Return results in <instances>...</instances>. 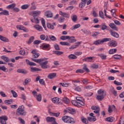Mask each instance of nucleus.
I'll return each instance as SVG.
<instances>
[{"label": "nucleus", "instance_id": "1", "mask_svg": "<svg viewBox=\"0 0 124 124\" xmlns=\"http://www.w3.org/2000/svg\"><path fill=\"white\" fill-rule=\"evenodd\" d=\"M62 120L64 123L69 124H75V120L73 118L70 117L68 116H64L62 117Z\"/></svg>", "mask_w": 124, "mask_h": 124}, {"label": "nucleus", "instance_id": "2", "mask_svg": "<svg viewBox=\"0 0 124 124\" xmlns=\"http://www.w3.org/2000/svg\"><path fill=\"white\" fill-rule=\"evenodd\" d=\"M26 111L24 109V106H19L16 111V116H26Z\"/></svg>", "mask_w": 124, "mask_h": 124}, {"label": "nucleus", "instance_id": "3", "mask_svg": "<svg viewBox=\"0 0 124 124\" xmlns=\"http://www.w3.org/2000/svg\"><path fill=\"white\" fill-rule=\"evenodd\" d=\"M98 95H96V98L98 100L101 101L102 99L104 98L106 93H104V91L102 90H99L97 91Z\"/></svg>", "mask_w": 124, "mask_h": 124}, {"label": "nucleus", "instance_id": "4", "mask_svg": "<svg viewBox=\"0 0 124 124\" xmlns=\"http://www.w3.org/2000/svg\"><path fill=\"white\" fill-rule=\"evenodd\" d=\"M111 38H105L102 40H97L96 41H95L93 43V44H94V45H99L101 44L102 43H104V42L111 41Z\"/></svg>", "mask_w": 124, "mask_h": 124}, {"label": "nucleus", "instance_id": "5", "mask_svg": "<svg viewBox=\"0 0 124 124\" xmlns=\"http://www.w3.org/2000/svg\"><path fill=\"white\" fill-rule=\"evenodd\" d=\"M7 120H8V117L5 115L0 117V124H7L6 121H7Z\"/></svg>", "mask_w": 124, "mask_h": 124}, {"label": "nucleus", "instance_id": "6", "mask_svg": "<svg viewBox=\"0 0 124 124\" xmlns=\"http://www.w3.org/2000/svg\"><path fill=\"white\" fill-rule=\"evenodd\" d=\"M42 50H50L51 49V46H50V44L44 43L42 45Z\"/></svg>", "mask_w": 124, "mask_h": 124}, {"label": "nucleus", "instance_id": "7", "mask_svg": "<svg viewBox=\"0 0 124 124\" xmlns=\"http://www.w3.org/2000/svg\"><path fill=\"white\" fill-rule=\"evenodd\" d=\"M52 101L53 102V103H55V104H60V105H62V101H60V98L58 97H54L52 99Z\"/></svg>", "mask_w": 124, "mask_h": 124}, {"label": "nucleus", "instance_id": "8", "mask_svg": "<svg viewBox=\"0 0 124 124\" xmlns=\"http://www.w3.org/2000/svg\"><path fill=\"white\" fill-rule=\"evenodd\" d=\"M47 58H43L40 59H35L33 58L31 59V61L33 62H37V63H41L42 62H45V61H47Z\"/></svg>", "mask_w": 124, "mask_h": 124}, {"label": "nucleus", "instance_id": "9", "mask_svg": "<svg viewBox=\"0 0 124 124\" xmlns=\"http://www.w3.org/2000/svg\"><path fill=\"white\" fill-rule=\"evenodd\" d=\"M109 32L111 36L115 37V38H119L120 37V35L117 32H115L114 31L110 30Z\"/></svg>", "mask_w": 124, "mask_h": 124}, {"label": "nucleus", "instance_id": "10", "mask_svg": "<svg viewBox=\"0 0 124 124\" xmlns=\"http://www.w3.org/2000/svg\"><path fill=\"white\" fill-rule=\"evenodd\" d=\"M40 64L43 69H46L47 68V64H48V61H46L45 62L44 61L41 62Z\"/></svg>", "mask_w": 124, "mask_h": 124}, {"label": "nucleus", "instance_id": "11", "mask_svg": "<svg viewBox=\"0 0 124 124\" xmlns=\"http://www.w3.org/2000/svg\"><path fill=\"white\" fill-rule=\"evenodd\" d=\"M76 101L77 102L82 106H85V102L82 101V98L79 97H76Z\"/></svg>", "mask_w": 124, "mask_h": 124}, {"label": "nucleus", "instance_id": "12", "mask_svg": "<svg viewBox=\"0 0 124 124\" xmlns=\"http://www.w3.org/2000/svg\"><path fill=\"white\" fill-rule=\"evenodd\" d=\"M16 29H17L18 30H20L21 31H25V32H28L29 31V30L27 29V28H25L22 25L16 26Z\"/></svg>", "mask_w": 124, "mask_h": 124}, {"label": "nucleus", "instance_id": "13", "mask_svg": "<svg viewBox=\"0 0 124 124\" xmlns=\"http://www.w3.org/2000/svg\"><path fill=\"white\" fill-rule=\"evenodd\" d=\"M67 112L72 115H74L76 114V110L75 109H73L71 108H68L67 109Z\"/></svg>", "mask_w": 124, "mask_h": 124}, {"label": "nucleus", "instance_id": "14", "mask_svg": "<svg viewBox=\"0 0 124 124\" xmlns=\"http://www.w3.org/2000/svg\"><path fill=\"white\" fill-rule=\"evenodd\" d=\"M81 2L79 4V7L80 8H83L84 6H86V3L87 0H81Z\"/></svg>", "mask_w": 124, "mask_h": 124}, {"label": "nucleus", "instance_id": "15", "mask_svg": "<svg viewBox=\"0 0 124 124\" xmlns=\"http://www.w3.org/2000/svg\"><path fill=\"white\" fill-rule=\"evenodd\" d=\"M110 42L108 43V46L110 47H116L117 46V43L115 41H109Z\"/></svg>", "mask_w": 124, "mask_h": 124}, {"label": "nucleus", "instance_id": "16", "mask_svg": "<svg viewBox=\"0 0 124 124\" xmlns=\"http://www.w3.org/2000/svg\"><path fill=\"white\" fill-rule=\"evenodd\" d=\"M56 76H57V73H52L48 75L47 78L48 79H54V78H56Z\"/></svg>", "mask_w": 124, "mask_h": 124}, {"label": "nucleus", "instance_id": "17", "mask_svg": "<svg viewBox=\"0 0 124 124\" xmlns=\"http://www.w3.org/2000/svg\"><path fill=\"white\" fill-rule=\"evenodd\" d=\"M41 13L40 11H34L30 13V15L32 16H35L36 15H39Z\"/></svg>", "mask_w": 124, "mask_h": 124}, {"label": "nucleus", "instance_id": "18", "mask_svg": "<svg viewBox=\"0 0 124 124\" xmlns=\"http://www.w3.org/2000/svg\"><path fill=\"white\" fill-rule=\"evenodd\" d=\"M69 40L70 43H74V42H76L77 40L75 39V36H69V38L68 39Z\"/></svg>", "mask_w": 124, "mask_h": 124}, {"label": "nucleus", "instance_id": "19", "mask_svg": "<svg viewBox=\"0 0 124 124\" xmlns=\"http://www.w3.org/2000/svg\"><path fill=\"white\" fill-rule=\"evenodd\" d=\"M109 26L110 28L112 29V30H113V31H118V28L117 27V26H116V25H115V24H114L113 23L109 24Z\"/></svg>", "mask_w": 124, "mask_h": 124}, {"label": "nucleus", "instance_id": "20", "mask_svg": "<svg viewBox=\"0 0 124 124\" xmlns=\"http://www.w3.org/2000/svg\"><path fill=\"white\" fill-rule=\"evenodd\" d=\"M55 119L56 118L55 117H47L46 118V120L47 123H52Z\"/></svg>", "mask_w": 124, "mask_h": 124}, {"label": "nucleus", "instance_id": "21", "mask_svg": "<svg viewBox=\"0 0 124 124\" xmlns=\"http://www.w3.org/2000/svg\"><path fill=\"white\" fill-rule=\"evenodd\" d=\"M61 101L62 102V101H63V102L64 103H65L66 104H68V103H69V99L65 97H64L63 98H62L61 99Z\"/></svg>", "mask_w": 124, "mask_h": 124}, {"label": "nucleus", "instance_id": "22", "mask_svg": "<svg viewBox=\"0 0 124 124\" xmlns=\"http://www.w3.org/2000/svg\"><path fill=\"white\" fill-rule=\"evenodd\" d=\"M17 72L18 73H22V74H27V73H29V72L27 71V70L25 69H17Z\"/></svg>", "mask_w": 124, "mask_h": 124}, {"label": "nucleus", "instance_id": "23", "mask_svg": "<svg viewBox=\"0 0 124 124\" xmlns=\"http://www.w3.org/2000/svg\"><path fill=\"white\" fill-rule=\"evenodd\" d=\"M15 6H16V4L15 3H12L11 4H10L8 5L6 7L7 9H14Z\"/></svg>", "mask_w": 124, "mask_h": 124}, {"label": "nucleus", "instance_id": "24", "mask_svg": "<svg viewBox=\"0 0 124 124\" xmlns=\"http://www.w3.org/2000/svg\"><path fill=\"white\" fill-rule=\"evenodd\" d=\"M68 58L69 60H76L78 57L74 54H70L68 56Z\"/></svg>", "mask_w": 124, "mask_h": 124}, {"label": "nucleus", "instance_id": "25", "mask_svg": "<svg viewBox=\"0 0 124 124\" xmlns=\"http://www.w3.org/2000/svg\"><path fill=\"white\" fill-rule=\"evenodd\" d=\"M113 108H114V109L116 108V107H115V105H113L111 106L109 105L108 106V113H112V112H113V110H112Z\"/></svg>", "mask_w": 124, "mask_h": 124}, {"label": "nucleus", "instance_id": "26", "mask_svg": "<svg viewBox=\"0 0 124 124\" xmlns=\"http://www.w3.org/2000/svg\"><path fill=\"white\" fill-rule=\"evenodd\" d=\"M30 70L31 72H36V71H41V69L36 67H31Z\"/></svg>", "mask_w": 124, "mask_h": 124}, {"label": "nucleus", "instance_id": "27", "mask_svg": "<svg viewBox=\"0 0 124 124\" xmlns=\"http://www.w3.org/2000/svg\"><path fill=\"white\" fill-rule=\"evenodd\" d=\"M0 40L1 41H4V42H9V40L6 37H3L2 35H0Z\"/></svg>", "mask_w": 124, "mask_h": 124}, {"label": "nucleus", "instance_id": "28", "mask_svg": "<svg viewBox=\"0 0 124 124\" xmlns=\"http://www.w3.org/2000/svg\"><path fill=\"white\" fill-rule=\"evenodd\" d=\"M81 27V24H77L73 26V27L71 28V31H74V30H76V29H79Z\"/></svg>", "mask_w": 124, "mask_h": 124}, {"label": "nucleus", "instance_id": "29", "mask_svg": "<svg viewBox=\"0 0 124 124\" xmlns=\"http://www.w3.org/2000/svg\"><path fill=\"white\" fill-rule=\"evenodd\" d=\"M34 28H35L37 31H43L42 27L39 26V25H35L34 26Z\"/></svg>", "mask_w": 124, "mask_h": 124}, {"label": "nucleus", "instance_id": "30", "mask_svg": "<svg viewBox=\"0 0 124 124\" xmlns=\"http://www.w3.org/2000/svg\"><path fill=\"white\" fill-rule=\"evenodd\" d=\"M0 59L4 61V62H9V58H8V57L6 56H1L0 57Z\"/></svg>", "mask_w": 124, "mask_h": 124}, {"label": "nucleus", "instance_id": "31", "mask_svg": "<svg viewBox=\"0 0 124 124\" xmlns=\"http://www.w3.org/2000/svg\"><path fill=\"white\" fill-rule=\"evenodd\" d=\"M96 117H88V120L89 121V122H91L92 123H93V122H95L96 121V118H95Z\"/></svg>", "mask_w": 124, "mask_h": 124}, {"label": "nucleus", "instance_id": "32", "mask_svg": "<svg viewBox=\"0 0 124 124\" xmlns=\"http://www.w3.org/2000/svg\"><path fill=\"white\" fill-rule=\"evenodd\" d=\"M97 56H98L99 57H100L102 60H106V58H107V56L103 54H98L97 55Z\"/></svg>", "mask_w": 124, "mask_h": 124}, {"label": "nucleus", "instance_id": "33", "mask_svg": "<svg viewBox=\"0 0 124 124\" xmlns=\"http://www.w3.org/2000/svg\"><path fill=\"white\" fill-rule=\"evenodd\" d=\"M117 52V49L114 48V49H110L109 51H108V54L109 55H113V54H115Z\"/></svg>", "mask_w": 124, "mask_h": 124}, {"label": "nucleus", "instance_id": "34", "mask_svg": "<svg viewBox=\"0 0 124 124\" xmlns=\"http://www.w3.org/2000/svg\"><path fill=\"white\" fill-rule=\"evenodd\" d=\"M60 44L62 46H70V44L66 42H61Z\"/></svg>", "mask_w": 124, "mask_h": 124}, {"label": "nucleus", "instance_id": "35", "mask_svg": "<svg viewBox=\"0 0 124 124\" xmlns=\"http://www.w3.org/2000/svg\"><path fill=\"white\" fill-rule=\"evenodd\" d=\"M33 40H34V37L31 36L30 38L29 41L27 42V44H31V43H32L33 42Z\"/></svg>", "mask_w": 124, "mask_h": 124}, {"label": "nucleus", "instance_id": "36", "mask_svg": "<svg viewBox=\"0 0 124 124\" xmlns=\"http://www.w3.org/2000/svg\"><path fill=\"white\" fill-rule=\"evenodd\" d=\"M11 102H13V99H11L10 100H6L4 101V103L6 105L11 104Z\"/></svg>", "mask_w": 124, "mask_h": 124}, {"label": "nucleus", "instance_id": "37", "mask_svg": "<svg viewBox=\"0 0 124 124\" xmlns=\"http://www.w3.org/2000/svg\"><path fill=\"white\" fill-rule=\"evenodd\" d=\"M30 7V5L29 4H24L21 6V9L25 10V9H28Z\"/></svg>", "mask_w": 124, "mask_h": 124}, {"label": "nucleus", "instance_id": "38", "mask_svg": "<svg viewBox=\"0 0 124 124\" xmlns=\"http://www.w3.org/2000/svg\"><path fill=\"white\" fill-rule=\"evenodd\" d=\"M82 70H85L86 72H90V69L87 67V64H84Z\"/></svg>", "mask_w": 124, "mask_h": 124}, {"label": "nucleus", "instance_id": "39", "mask_svg": "<svg viewBox=\"0 0 124 124\" xmlns=\"http://www.w3.org/2000/svg\"><path fill=\"white\" fill-rule=\"evenodd\" d=\"M53 53L54 54H55V55H57V56H61V55H62V54H63L62 51H54Z\"/></svg>", "mask_w": 124, "mask_h": 124}, {"label": "nucleus", "instance_id": "40", "mask_svg": "<svg viewBox=\"0 0 124 124\" xmlns=\"http://www.w3.org/2000/svg\"><path fill=\"white\" fill-rule=\"evenodd\" d=\"M47 28H48V29H50V30H54V29H55L54 26L52 25V24H51L50 23H47Z\"/></svg>", "mask_w": 124, "mask_h": 124}, {"label": "nucleus", "instance_id": "41", "mask_svg": "<svg viewBox=\"0 0 124 124\" xmlns=\"http://www.w3.org/2000/svg\"><path fill=\"white\" fill-rule=\"evenodd\" d=\"M0 70H2V71H4V72H7L8 71L7 69L4 66H0Z\"/></svg>", "mask_w": 124, "mask_h": 124}, {"label": "nucleus", "instance_id": "42", "mask_svg": "<svg viewBox=\"0 0 124 124\" xmlns=\"http://www.w3.org/2000/svg\"><path fill=\"white\" fill-rule=\"evenodd\" d=\"M45 16H53V13L50 12V11H47L45 13Z\"/></svg>", "mask_w": 124, "mask_h": 124}, {"label": "nucleus", "instance_id": "43", "mask_svg": "<svg viewBox=\"0 0 124 124\" xmlns=\"http://www.w3.org/2000/svg\"><path fill=\"white\" fill-rule=\"evenodd\" d=\"M32 6L31 7V10H34L36 9V7H35V2H32L31 4Z\"/></svg>", "mask_w": 124, "mask_h": 124}, {"label": "nucleus", "instance_id": "44", "mask_svg": "<svg viewBox=\"0 0 124 124\" xmlns=\"http://www.w3.org/2000/svg\"><path fill=\"white\" fill-rule=\"evenodd\" d=\"M34 21L35 24H39V19L37 17V16H33Z\"/></svg>", "mask_w": 124, "mask_h": 124}, {"label": "nucleus", "instance_id": "45", "mask_svg": "<svg viewBox=\"0 0 124 124\" xmlns=\"http://www.w3.org/2000/svg\"><path fill=\"white\" fill-rule=\"evenodd\" d=\"M50 115L52 116V115H53L54 117H59L60 116V114H61L60 112H57V113H53V112H50Z\"/></svg>", "mask_w": 124, "mask_h": 124}, {"label": "nucleus", "instance_id": "46", "mask_svg": "<svg viewBox=\"0 0 124 124\" xmlns=\"http://www.w3.org/2000/svg\"><path fill=\"white\" fill-rule=\"evenodd\" d=\"M31 81V79L28 78L25 80V85H28V84Z\"/></svg>", "mask_w": 124, "mask_h": 124}, {"label": "nucleus", "instance_id": "47", "mask_svg": "<svg viewBox=\"0 0 124 124\" xmlns=\"http://www.w3.org/2000/svg\"><path fill=\"white\" fill-rule=\"evenodd\" d=\"M49 38L50 39V40H52V41H56L57 40L56 37L53 35H49Z\"/></svg>", "mask_w": 124, "mask_h": 124}, {"label": "nucleus", "instance_id": "48", "mask_svg": "<svg viewBox=\"0 0 124 124\" xmlns=\"http://www.w3.org/2000/svg\"><path fill=\"white\" fill-rule=\"evenodd\" d=\"M68 38H69V36H62L60 37L61 40H66V39H68Z\"/></svg>", "mask_w": 124, "mask_h": 124}, {"label": "nucleus", "instance_id": "49", "mask_svg": "<svg viewBox=\"0 0 124 124\" xmlns=\"http://www.w3.org/2000/svg\"><path fill=\"white\" fill-rule=\"evenodd\" d=\"M91 68H93V69H97V68L99 67V66L97 64H93L91 66Z\"/></svg>", "mask_w": 124, "mask_h": 124}, {"label": "nucleus", "instance_id": "50", "mask_svg": "<svg viewBox=\"0 0 124 124\" xmlns=\"http://www.w3.org/2000/svg\"><path fill=\"white\" fill-rule=\"evenodd\" d=\"M41 43V41L39 40H36L33 42V44L34 45H38L39 44H40Z\"/></svg>", "mask_w": 124, "mask_h": 124}, {"label": "nucleus", "instance_id": "51", "mask_svg": "<svg viewBox=\"0 0 124 124\" xmlns=\"http://www.w3.org/2000/svg\"><path fill=\"white\" fill-rule=\"evenodd\" d=\"M107 122H109V123H112L114 119H113V117H108L106 118Z\"/></svg>", "mask_w": 124, "mask_h": 124}, {"label": "nucleus", "instance_id": "52", "mask_svg": "<svg viewBox=\"0 0 124 124\" xmlns=\"http://www.w3.org/2000/svg\"><path fill=\"white\" fill-rule=\"evenodd\" d=\"M11 92L13 94V96L14 97H17V96H18L17 93L14 90H11Z\"/></svg>", "mask_w": 124, "mask_h": 124}, {"label": "nucleus", "instance_id": "53", "mask_svg": "<svg viewBox=\"0 0 124 124\" xmlns=\"http://www.w3.org/2000/svg\"><path fill=\"white\" fill-rule=\"evenodd\" d=\"M72 103L73 105L75 106H77V105H79V103H78L77 100H74L72 101Z\"/></svg>", "mask_w": 124, "mask_h": 124}, {"label": "nucleus", "instance_id": "54", "mask_svg": "<svg viewBox=\"0 0 124 124\" xmlns=\"http://www.w3.org/2000/svg\"><path fill=\"white\" fill-rule=\"evenodd\" d=\"M42 98V97L41 96V94H39L36 96V99H37V101H41Z\"/></svg>", "mask_w": 124, "mask_h": 124}, {"label": "nucleus", "instance_id": "55", "mask_svg": "<svg viewBox=\"0 0 124 124\" xmlns=\"http://www.w3.org/2000/svg\"><path fill=\"white\" fill-rule=\"evenodd\" d=\"M3 15L6 16L9 15V12L6 10H3Z\"/></svg>", "mask_w": 124, "mask_h": 124}, {"label": "nucleus", "instance_id": "56", "mask_svg": "<svg viewBox=\"0 0 124 124\" xmlns=\"http://www.w3.org/2000/svg\"><path fill=\"white\" fill-rule=\"evenodd\" d=\"M81 122L83 123V124H88L89 122H88V120L85 118H83L81 119Z\"/></svg>", "mask_w": 124, "mask_h": 124}, {"label": "nucleus", "instance_id": "57", "mask_svg": "<svg viewBox=\"0 0 124 124\" xmlns=\"http://www.w3.org/2000/svg\"><path fill=\"white\" fill-rule=\"evenodd\" d=\"M114 84L115 85H116L117 86H122L123 85V83L122 82H118L117 80L114 81Z\"/></svg>", "mask_w": 124, "mask_h": 124}, {"label": "nucleus", "instance_id": "58", "mask_svg": "<svg viewBox=\"0 0 124 124\" xmlns=\"http://www.w3.org/2000/svg\"><path fill=\"white\" fill-rule=\"evenodd\" d=\"M76 72V73H84V72H85V71L82 69H80L77 70Z\"/></svg>", "mask_w": 124, "mask_h": 124}, {"label": "nucleus", "instance_id": "59", "mask_svg": "<svg viewBox=\"0 0 124 124\" xmlns=\"http://www.w3.org/2000/svg\"><path fill=\"white\" fill-rule=\"evenodd\" d=\"M98 34H100V32H98V31H94L92 34V36H93V37H94V36H96V35H98Z\"/></svg>", "mask_w": 124, "mask_h": 124}, {"label": "nucleus", "instance_id": "60", "mask_svg": "<svg viewBox=\"0 0 124 124\" xmlns=\"http://www.w3.org/2000/svg\"><path fill=\"white\" fill-rule=\"evenodd\" d=\"M93 57H87L86 58V62H91V61H93Z\"/></svg>", "mask_w": 124, "mask_h": 124}, {"label": "nucleus", "instance_id": "61", "mask_svg": "<svg viewBox=\"0 0 124 124\" xmlns=\"http://www.w3.org/2000/svg\"><path fill=\"white\" fill-rule=\"evenodd\" d=\"M113 58L115 60H119V59H121V55H115L113 56Z\"/></svg>", "mask_w": 124, "mask_h": 124}, {"label": "nucleus", "instance_id": "62", "mask_svg": "<svg viewBox=\"0 0 124 124\" xmlns=\"http://www.w3.org/2000/svg\"><path fill=\"white\" fill-rule=\"evenodd\" d=\"M82 31L84 32L85 34H91V32L90 31H88L87 30H83V29H81Z\"/></svg>", "mask_w": 124, "mask_h": 124}, {"label": "nucleus", "instance_id": "63", "mask_svg": "<svg viewBox=\"0 0 124 124\" xmlns=\"http://www.w3.org/2000/svg\"><path fill=\"white\" fill-rule=\"evenodd\" d=\"M46 37V36L44 34H42L40 36V39L41 40H45V38Z\"/></svg>", "mask_w": 124, "mask_h": 124}, {"label": "nucleus", "instance_id": "64", "mask_svg": "<svg viewBox=\"0 0 124 124\" xmlns=\"http://www.w3.org/2000/svg\"><path fill=\"white\" fill-rule=\"evenodd\" d=\"M77 19H78L77 16H73L72 17V20L75 23L77 21Z\"/></svg>", "mask_w": 124, "mask_h": 124}]
</instances>
